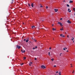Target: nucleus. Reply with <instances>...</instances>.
<instances>
[{
	"label": "nucleus",
	"mask_w": 75,
	"mask_h": 75,
	"mask_svg": "<svg viewBox=\"0 0 75 75\" xmlns=\"http://www.w3.org/2000/svg\"><path fill=\"white\" fill-rule=\"evenodd\" d=\"M33 64V63L32 62H31L29 63V65L30 66H31V64Z\"/></svg>",
	"instance_id": "obj_10"
},
{
	"label": "nucleus",
	"mask_w": 75,
	"mask_h": 75,
	"mask_svg": "<svg viewBox=\"0 0 75 75\" xmlns=\"http://www.w3.org/2000/svg\"><path fill=\"white\" fill-rule=\"evenodd\" d=\"M37 48V47L36 46L35 47V48Z\"/></svg>",
	"instance_id": "obj_29"
},
{
	"label": "nucleus",
	"mask_w": 75,
	"mask_h": 75,
	"mask_svg": "<svg viewBox=\"0 0 75 75\" xmlns=\"http://www.w3.org/2000/svg\"><path fill=\"white\" fill-rule=\"evenodd\" d=\"M58 24H60V26H61L62 27V26H63V25H62V23L61 22H58Z\"/></svg>",
	"instance_id": "obj_1"
},
{
	"label": "nucleus",
	"mask_w": 75,
	"mask_h": 75,
	"mask_svg": "<svg viewBox=\"0 0 75 75\" xmlns=\"http://www.w3.org/2000/svg\"><path fill=\"white\" fill-rule=\"evenodd\" d=\"M12 1H14V0H12Z\"/></svg>",
	"instance_id": "obj_42"
},
{
	"label": "nucleus",
	"mask_w": 75,
	"mask_h": 75,
	"mask_svg": "<svg viewBox=\"0 0 75 75\" xmlns=\"http://www.w3.org/2000/svg\"><path fill=\"white\" fill-rule=\"evenodd\" d=\"M54 11H55V12H57L58 10L57 9H54Z\"/></svg>",
	"instance_id": "obj_7"
},
{
	"label": "nucleus",
	"mask_w": 75,
	"mask_h": 75,
	"mask_svg": "<svg viewBox=\"0 0 75 75\" xmlns=\"http://www.w3.org/2000/svg\"><path fill=\"white\" fill-rule=\"evenodd\" d=\"M48 55H50V52H49L48 53Z\"/></svg>",
	"instance_id": "obj_20"
},
{
	"label": "nucleus",
	"mask_w": 75,
	"mask_h": 75,
	"mask_svg": "<svg viewBox=\"0 0 75 75\" xmlns=\"http://www.w3.org/2000/svg\"><path fill=\"white\" fill-rule=\"evenodd\" d=\"M71 67H72V66H71Z\"/></svg>",
	"instance_id": "obj_48"
},
{
	"label": "nucleus",
	"mask_w": 75,
	"mask_h": 75,
	"mask_svg": "<svg viewBox=\"0 0 75 75\" xmlns=\"http://www.w3.org/2000/svg\"><path fill=\"white\" fill-rule=\"evenodd\" d=\"M52 30H53V31H54V30H56V29H55L54 28H53Z\"/></svg>",
	"instance_id": "obj_13"
},
{
	"label": "nucleus",
	"mask_w": 75,
	"mask_h": 75,
	"mask_svg": "<svg viewBox=\"0 0 75 75\" xmlns=\"http://www.w3.org/2000/svg\"><path fill=\"white\" fill-rule=\"evenodd\" d=\"M28 39L27 40H26V42H28Z\"/></svg>",
	"instance_id": "obj_14"
},
{
	"label": "nucleus",
	"mask_w": 75,
	"mask_h": 75,
	"mask_svg": "<svg viewBox=\"0 0 75 75\" xmlns=\"http://www.w3.org/2000/svg\"><path fill=\"white\" fill-rule=\"evenodd\" d=\"M67 22H68V23H71V22L69 20H68L67 21Z\"/></svg>",
	"instance_id": "obj_5"
},
{
	"label": "nucleus",
	"mask_w": 75,
	"mask_h": 75,
	"mask_svg": "<svg viewBox=\"0 0 75 75\" xmlns=\"http://www.w3.org/2000/svg\"><path fill=\"white\" fill-rule=\"evenodd\" d=\"M35 27L34 26H32V27H31V28H35Z\"/></svg>",
	"instance_id": "obj_12"
},
{
	"label": "nucleus",
	"mask_w": 75,
	"mask_h": 75,
	"mask_svg": "<svg viewBox=\"0 0 75 75\" xmlns=\"http://www.w3.org/2000/svg\"><path fill=\"white\" fill-rule=\"evenodd\" d=\"M74 40V37H73L71 39V40L73 41Z\"/></svg>",
	"instance_id": "obj_15"
},
{
	"label": "nucleus",
	"mask_w": 75,
	"mask_h": 75,
	"mask_svg": "<svg viewBox=\"0 0 75 75\" xmlns=\"http://www.w3.org/2000/svg\"><path fill=\"white\" fill-rule=\"evenodd\" d=\"M62 53H61L60 54V56H62Z\"/></svg>",
	"instance_id": "obj_19"
},
{
	"label": "nucleus",
	"mask_w": 75,
	"mask_h": 75,
	"mask_svg": "<svg viewBox=\"0 0 75 75\" xmlns=\"http://www.w3.org/2000/svg\"><path fill=\"white\" fill-rule=\"evenodd\" d=\"M28 5L29 7H30V4H28Z\"/></svg>",
	"instance_id": "obj_24"
},
{
	"label": "nucleus",
	"mask_w": 75,
	"mask_h": 75,
	"mask_svg": "<svg viewBox=\"0 0 75 75\" xmlns=\"http://www.w3.org/2000/svg\"><path fill=\"white\" fill-rule=\"evenodd\" d=\"M73 42H74V41H73Z\"/></svg>",
	"instance_id": "obj_46"
},
{
	"label": "nucleus",
	"mask_w": 75,
	"mask_h": 75,
	"mask_svg": "<svg viewBox=\"0 0 75 75\" xmlns=\"http://www.w3.org/2000/svg\"><path fill=\"white\" fill-rule=\"evenodd\" d=\"M21 51L22 53L23 52H25V50H21Z\"/></svg>",
	"instance_id": "obj_6"
},
{
	"label": "nucleus",
	"mask_w": 75,
	"mask_h": 75,
	"mask_svg": "<svg viewBox=\"0 0 75 75\" xmlns=\"http://www.w3.org/2000/svg\"><path fill=\"white\" fill-rule=\"evenodd\" d=\"M54 67H57L56 66H54Z\"/></svg>",
	"instance_id": "obj_35"
},
{
	"label": "nucleus",
	"mask_w": 75,
	"mask_h": 75,
	"mask_svg": "<svg viewBox=\"0 0 75 75\" xmlns=\"http://www.w3.org/2000/svg\"><path fill=\"white\" fill-rule=\"evenodd\" d=\"M34 41H34L35 42H36V40H35V39L34 40Z\"/></svg>",
	"instance_id": "obj_27"
},
{
	"label": "nucleus",
	"mask_w": 75,
	"mask_h": 75,
	"mask_svg": "<svg viewBox=\"0 0 75 75\" xmlns=\"http://www.w3.org/2000/svg\"><path fill=\"white\" fill-rule=\"evenodd\" d=\"M41 67L42 68H43V69H44V68H45V67L44 65L41 66Z\"/></svg>",
	"instance_id": "obj_3"
},
{
	"label": "nucleus",
	"mask_w": 75,
	"mask_h": 75,
	"mask_svg": "<svg viewBox=\"0 0 75 75\" xmlns=\"http://www.w3.org/2000/svg\"><path fill=\"white\" fill-rule=\"evenodd\" d=\"M64 30V29H63V28H61V29H60V30H61V31H62V30Z\"/></svg>",
	"instance_id": "obj_18"
},
{
	"label": "nucleus",
	"mask_w": 75,
	"mask_h": 75,
	"mask_svg": "<svg viewBox=\"0 0 75 75\" xmlns=\"http://www.w3.org/2000/svg\"><path fill=\"white\" fill-rule=\"evenodd\" d=\"M68 11L69 12V13H71V10H70V9L69 8L68 9Z\"/></svg>",
	"instance_id": "obj_4"
},
{
	"label": "nucleus",
	"mask_w": 75,
	"mask_h": 75,
	"mask_svg": "<svg viewBox=\"0 0 75 75\" xmlns=\"http://www.w3.org/2000/svg\"><path fill=\"white\" fill-rule=\"evenodd\" d=\"M62 37H65V36H64V35H62Z\"/></svg>",
	"instance_id": "obj_23"
},
{
	"label": "nucleus",
	"mask_w": 75,
	"mask_h": 75,
	"mask_svg": "<svg viewBox=\"0 0 75 75\" xmlns=\"http://www.w3.org/2000/svg\"><path fill=\"white\" fill-rule=\"evenodd\" d=\"M69 0L71 1V0Z\"/></svg>",
	"instance_id": "obj_51"
},
{
	"label": "nucleus",
	"mask_w": 75,
	"mask_h": 75,
	"mask_svg": "<svg viewBox=\"0 0 75 75\" xmlns=\"http://www.w3.org/2000/svg\"><path fill=\"white\" fill-rule=\"evenodd\" d=\"M61 72H59V75H61Z\"/></svg>",
	"instance_id": "obj_17"
},
{
	"label": "nucleus",
	"mask_w": 75,
	"mask_h": 75,
	"mask_svg": "<svg viewBox=\"0 0 75 75\" xmlns=\"http://www.w3.org/2000/svg\"><path fill=\"white\" fill-rule=\"evenodd\" d=\"M23 24H24V23H23Z\"/></svg>",
	"instance_id": "obj_53"
},
{
	"label": "nucleus",
	"mask_w": 75,
	"mask_h": 75,
	"mask_svg": "<svg viewBox=\"0 0 75 75\" xmlns=\"http://www.w3.org/2000/svg\"><path fill=\"white\" fill-rule=\"evenodd\" d=\"M42 21H44V20H42Z\"/></svg>",
	"instance_id": "obj_49"
},
{
	"label": "nucleus",
	"mask_w": 75,
	"mask_h": 75,
	"mask_svg": "<svg viewBox=\"0 0 75 75\" xmlns=\"http://www.w3.org/2000/svg\"><path fill=\"white\" fill-rule=\"evenodd\" d=\"M13 1H12V2H11V4H13Z\"/></svg>",
	"instance_id": "obj_31"
},
{
	"label": "nucleus",
	"mask_w": 75,
	"mask_h": 75,
	"mask_svg": "<svg viewBox=\"0 0 75 75\" xmlns=\"http://www.w3.org/2000/svg\"><path fill=\"white\" fill-rule=\"evenodd\" d=\"M33 5H34V4H31V6H32V7H34V6H33Z\"/></svg>",
	"instance_id": "obj_11"
},
{
	"label": "nucleus",
	"mask_w": 75,
	"mask_h": 75,
	"mask_svg": "<svg viewBox=\"0 0 75 75\" xmlns=\"http://www.w3.org/2000/svg\"><path fill=\"white\" fill-rule=\"evenodd\" d=\"M60 20H62V18H61L60 19Z\"/></svg>",
	"instance_id": "obj_26"
},
{
	"label": "nucleus",
	"mask_w": 75,
	"mask_h": 75,
	"mask_svg": "<svg viewBox=\"0 0 75 75\" xmlns=\"http://www.w3.org/2000/svg\"><path fill=\"white\" fill-rule=\"evenodd\" d=\"M63 1H64V2H65V0H64Z\"/></svg>",
	"instance_id": "obj_45"
},
{
	"label": "nucleus",
	"mask_w": 75,
	"mask_h": 75,
	"mask_svg": "<svg viewBox=\"0 0 75 75\" xmlns=\"http://www.w3.org/2000/svg\"><path fill=\"white\" fill-rule=\"evenodd\" d=\"M67 52H68V50H67Z\"/></svg>",
	"instance_id": "obj_44"
},
{
	"label": "nucleus",
	"mask_w": 75,
	"mask_h": 75,
	"mask_svg": "<svg viewBox=\"0 0 75 75\" xmlns=\"http://www.w3.org/2000/svg\"><path fill=\"white\" fill-rule=\"evenodd\" d=\"M73 3V1H69V3Z\"/></svg>",
	"instance_id": "obj_8"
},
{
	"label": "nucleus",
	"mask_w": 75,
	"mask_h": 75,
	"mask_svg": "<svg viewBox=\"0 0 75 75\" xmlns=\"http://www.w3.org/2000/svg\"><path fill=\"white\" fill-rule=\"evenodd\" d=\"M24 59H26V57H24Z\"/></svg>",
	"instance_id": "obj_25"
},
{
	"label": "nucleus",
	"mask_w": 75,
	"mask_h": 75,
	"mask_svg": "<svg viewBox=\"0 0 75 75\" xmlns=\"http://www.w3.org/2000/svg\"><path fill=\"white\" fill-rule=\"evenodd\" d=\"M71 65H72V64H71Z\"/></svg>",
	"instance_id": "obj_47"
},
{
	"label": "nucleus",
	"mask_w": 75,
	"mask_h": 75,
	"mask_svg": "<svg viewBox=\"0 0 75 75\" xmlns=\"http://www.w3.org/2000/svg\"><path fill=\"white\" fill-rule=\"evenodd\" d=\"M65 34H66V32H65Z\"/></svg>",
	"instance_id": "obj_50"
},
{
	"label": "nucleus",
	"mask_w": 75,
	"mask_h": 75,
	"mask_svg": "<svg viewBox=\"0 0 75 75\" xmlns=\"http://www.w3.org/2000/svg\"><path fill=\"white\" fill-rule=\"evenodd\" d=\"M74 70H73V71L72 72V73H74Z\"/></svg>",
	"instance_id": "obj_38"
},
{
	"label": "nucleus",
	"mask_w": 75,
	"mask_h": 75,
	"mask_svg": "<svg viewBox=\"0 0 75 75\" xmlns=\"http://www.w3.org/2000/svg\"><path fill=\"white\" fill-rule=\"evenodd\" d=\"M32 40H34V39H33V38H32Z\"/></svg>",
	"instance_id": "obj_43"
},
{
	"label": "nucleus",
	"mask_w": 75,
	"mask_h": 75,
	"mask_svg": "<svg viewBox=\"0 0 75 75\" xmlns=\"http://www.w3.org/2000/svg\"><path fill=\"white\" fill-rule=\"evenodd\" d=\"M40 7L42 8L43 7L42 6H41V4H40Z\"/></svg>",
	"instance_id": "obj_22"
},
{
	"label": "nucleus",
	"mask_w": 75,
	"mask_h": 75,
	"mask_svg": "<svg viewBox=\"0 0 75 75\" xmlns=\"http://www.w3.org/2000/svg\"><path fill=\"white\" fill-rule=\"evenodd\" d=\"M46 8H48V6H46Z\"/></svg>",
	"instance_id": "obj_30"
},
{
	"label": "nucleus",
	"mask_w": 75,
	"mask_h": 75,
	"mask_svg": "<svg viewBox=\"0 0 75 75\" xmlns=\"http://www.w3.org/2000/svg\"><path fill=\"white\" fill-rule=\"evenodd\" d=\"M16 48H18V49H20V48H21V46H19L18 45H17Z\"/></svg>",
	"instance_id": "obj_2"
},
{
	"label": "nucleus",
	"mask_w": 75,
	"mask_h": 75,
	"mask_svg": "<svg viewBox=\"0 0 75 75\" xmlns=\"http://www.w3.org/2000/svg\"><path fill=\"white\" fill-rule=\"evenodd\" d=\"M30 65H32V64H30Z\"/></svg>",
	"instance_id": "obj_52"
},
{
	"label": "nucleus",
	"mask_w": 75,
	"mask_h": 75,
	"mask_svg": "<svg viewBox=\"0 0 75 75\" xmlns=\"http://www.w3.org/2000/svg\"><path fill=\"white\" fill-rule=\"evenodd\" d=\"M62 34H61V35H60V36H61V37H62Z\"/></svg>",
	"instance_id": "obj_28"
},
{
	"label": "nucleus",
	"mask_w": 75,
	"mask_h": 75,
	"mask_svg": "<svg viewBox=\"0 0 75 75\" xmlns=\"http://www.w3.org/2000/svg\"><path fill=\"white\" fill-rule=\"evenodd\" d=\"M25 41V39H24V41Z\"/></svg>",
	"instance_id": "obj_40"
},
{
	"label": "nucleus",
	"mask_w": 75,
	"mask_h": 75,
	"mask_svg": "<svg viewBox=\"0 0 75 75\" xmlns=\"http://www.w3.org/2000/svg\"><path fill=\"white\" fill-rule=\"evenodd\" d=\"M49 50H51V47H50Z\"/></svg>",
	"instance_id": "obj_33"
},
{
	"label": "nucleus",
	"mask_w": 75,
	"mask_h": 75,
	"mask_svg": "<svg viewBox=\"0 0 75 75\" xmlns=\"http://www.w3.org/2000/svg\"><path fill=\"white\" fill-rule=\"evenodd\" d=\"M53 40H54V39H53Z\"/></svg>",
	"instance_id": "obj_54"
},
{
	"label": "nucleus",
	"mask_w": 75,
	"mask_h": 75,
	"mask_svg": "<svg viewBox=\"0 0 75 75\" xmlns=\"http://www.w3.org/2000/svg\"><path fill=\"white\" fill-rule=\"evenodd\" d=\"M52 26H54V24H52Z\"/></svg>",
	"instance_id": "obj_41"
},
{
	"label": "nucleus",
	"mask_w": 75,
	"mask_h": 75,
	"mask_svg": "<svg viewBox=\"0 0 75 75\" xmlns=\"http://www.w3.org/2000/svg\"><path fill=\"white\" fill-rule=\"evenodd\" d=\"M35 48H34V47H33V50H35Z\"/></svg>",
	"instance_id": "obj_32"
},
{
	"label": "nucleus",
	"mask_w": 75,
	"mask_h": 75,
	"mask_svg": "<svg viewBox=\"0 0 75 75\" xmlns=\"http://www.w3.org/2000/svg\"><path fill=\"white\" fill-rule=\"evenodd\" d=\"M67 37L68 38H69V35H67Z\"/></svg>",
	"instance_id": "obj_37"
},
{
	"label": "nucleus",
	"mask_w": 75,
	"mask_h": 75,
	"mask_svg": "<svg viewBox=\"0 0 75 75\" xmlns=\"http://www.w3.org/2000/svg\"><path fill=\"white\" fill-rule=\"evenodd\" d=\"M67 7H69V5L67 4Z\"/></svg>",
	"instance_id": "obj_16"
},
{
	"label": "nucleus",
	"mask_w": 75,
	"mask_h": 75,
	"mask_svg": "<svg viewBox=\"0 0 75 75\" xmlns=\"http://www.w3.org/2000/svg\"><path fill=\"white\" fill-rule=\"evenodd\" d=\"M23 65V63H22V64H21V65Z\"/></svg>",
	"instance_id": "obj_39"
},
{
	"label": "nucleus",
	"mask_w": 75,
	"mask_h": 75,
	"mask_svg": "<svg viewBox=\"0 0 75 75\" xmlns=\"http://www.w3.org/2000/svg\"><path fill=\"white\" fill-rule=\"evenodd\" d=\"M51 60L52 61H54V59H51Z\"/></svg>",
	"instance_id": "obj_21"
},
{
	"label": "nucleus",
	"mask_w": 75,
	"mask_h": 75,
	"mask_svg": "<svg viewBox=\"0 0 75 75\" xmlns=\"http://www.w3.org/2000/svg\"><path fill=\"white\" fill-rule=\"evenodd\" d=\"M66 50H67V48L66 47H65L64 48H63V50L66 51Z\"/></svg>",
	"instance_id": "obj_9"
},
{
	"label": "nucleus",
	"mask_w": 75,
	"mask_h": 75,
	"mask_svg": "<svg viewBox=\"0 0 75 75\" xmlns=\"http://www.w3.org/2000/svg\"><path fill=\"white\" fill-rule=\"evenodd\" d=\"M35 60H37V58H35Z\"/></svg>",
	"instance_id": "obj_34"
},
{
	"label": "nucleus",
	"mask_w": 75,
	"mask_h": 75,
	"mask_svg": "<svg viewBox=\"0 0 75 75\" xmlns=\"http://www.w3.org/2000/svg\"><path fill=\"white\" fill-rule=\"evenodd\" d=\"M56 73H58V71H57L56 72Z\"/></svg>",
	"instance_id": "obj_36"
}]
</instances>
